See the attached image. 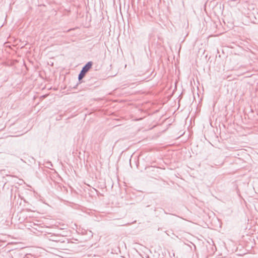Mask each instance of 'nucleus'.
Segmentation results:
<instances>
[{"instance_id": "obj_1", "label": "nucleus", "mask_w": 258, "mask_h": 258, "mask_svg": "<svg viewBox=\"0 0 258 258\" xmlns=\"http://www.w3.org/2000/svg\"><path fill=\"white\" fill-rule=\"evenodd\" d=\"M46 237L50 241L61 243L64 242V240H63L64 238L59 235L49 233L46 236Z\"/></svg>"}, {"instance_id": "obj_2", "label": "nucleus", "mask_w": 258, "mask_h": 258, "mask_svg": "<svg viewBox=\"0 0 258 258\" xmlns=\"http://www.w3.org/2000/svg\"><path fill=\"white\" fill-rule=\"evenodd\" d=\"M93 65V62L92 61L88 62L83 68L81 71L84 72L85 74H86L89 70L91 68Z\"/></svg>"}, {"instance_id": "obj_3", "label": "nucleus", "mask_w": 258, "mask_h": 258, "mask_svg": "<svg viewBox=\"0 0 258 258\" xmlns=\"http://www.w3.org/2000/svg\"><path fill=\"white\" fill-rule=\"evenodd\" d=\"M85 75H86V74H85L84 72L81 71L78 76L79 81H81V80L85 77Z\"/></svg>"}]
</instances>
